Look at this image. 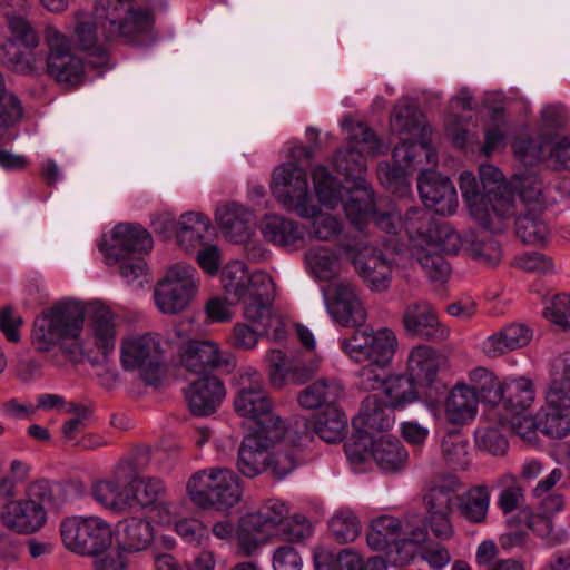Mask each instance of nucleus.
Instances as JSON below:
<instances>
[{
    "label": "nucleus",
    "mask_w": 570,
    "mask_h": 570,
    "mask_svg": "<svg viewBox=\"0 0 570 570\" xmlns=\"http://www.w3.org/2000/svg\"><path fill=\"white\" fill-rule=\"evenodd\" d=\"M371 220L391 235L404 232L410 257L417 262L433 281H443L450 274L444 255H455L462 246L460 235L448 223H436L426 209L410 208L404 217L391 207L374 212Z\"/></svg>",
    "instance_id": "nucleus-1"
},
{
    "label": "nucleus",
    "mask_w": 570,
    "mask_h": 570,
    "mask_svg": "<svg viewBox=\"0 0 570 570\" xmlns=\"http://www.w3.org/2000/svg\"><path fill=\"white\" fill-rule=\"evenodd\" d=\"M83 323L85 308L79 302L60 301L36 318L32 343L41 352L58 345L70 360L76 361L82 355L80 336Z\"/></svg>",
    "instance_id": "nucleus-2"
},
{
    "label": "nucleus",
    "mask_w": 570,
    "mask_h": 570,
    "mask_svg": "<svg viewBox=\"0 0 570 570\" xmlns=\"http://www.w3.org/2000/svg\"><path fill=\"white\" fill-rule=\"evenodd\" d=\"M190 500L199 508L227 510L243 497L238 475L227 468H209L193 474L187 483Z\"/></svg>",
    "instance_id": "nucleus-3"
},
{
    "label": "nucleus",
    "mask_w": 570,
    "mask_h": 570,
    "mask_svg": "<svg viewBox=\"0 0 570 570\" xmlns=\"http://www.w3.org/2000/svg\"><path fill=\"white\" fill-rule=\"evenodd\" d=\"M234 396V410L243 417L255 422L254 430L281 428L286 431L285 421L274 412V403L269 397L263 375L254 368L238 373Z\"/></svg>",
    "instance_id": "nucleus-4"
},
{
    "label": "nucleus",
    "mask_w": 570,
    "mask_h": 570,
    "mask_svg": "<svg viewBox=\"0 0 570 570\" xmlns=\"http://www.w3.org/2000/svg\"><path fill=\"white\" fill-rule=\"evenodd\" d=\"M479 174L484 191L493 196L492 209L498 216L513 215L517 195L524 204H540L542 200V185L532 175L517 179L512 189L504 181L501 170L492 165H481Z\"/></svg>",
    "instance_id": "nucleus-5"
},
{
    "label": "nucleus",
    "mask_w": 570,
    "mask_h": 570,
    "mask_svg": "<svg viewBox=\"0 0 570 570\" xmlns=\"http://www.w3.org/2000/svg\"><path fill=\"white\" fill-rule=\"evenodd\" d=\"M154 23L146 30L136 32L129 40L124 36L108 37L106 28L96 17V8L94 17L78 20L72 35V42L89 58V65L95 68L105 67L109 61L108 43L112 40L120 39L125 43L147 46L155 40L153 35Z\"/></svg>",
    "instance_id": "nucleus-6"
},
{
    "label": "nucleus",
    "mask_w": 570,
    "mask_h": 570,
    "mask_svg": "<svg viewBox=\"0 0 570 570\" xmlns=\"http://www.w3.org/2000/svg\"><path fill=\"white\" fill-rule=\"evenodd\" d=\"M570 488V472L554 468L549 474L538 481L531 490V495L538 501L542 513L533 514L528 520L529 529L542 539H549L553 531L551 515L564 507L562 491Z\"/></svg>",
    "instance_id": "nucleus-7"
},
{
    "label": "nucleus",
    "mask_w": 570,
    "mask_h": 570,
    "mask_svg": "<svg viewBox=\"0 0 570 570\" xmlns=\"http://www.w3.org/2000/svg\"><path fill=\"white\" fill-rule=\"evenodd\" d=\"M198 289V272L187 264L173 265L158 281L154 299L157 308L167 315L179 314L194 299Z\"/></svg>",
    "instance_id": "nucleus-8"
},
{
    "label": "nucleus",
    "mask_w": 570,
    "mask_h": 570,
    "mask_svg": "<svg viewBox=\"0 0 570 570\" xmlns=\"http://www.w3.org/2000/svg\"><path fill=\"white\" fill-rule=\"evenodd\" d=\"M124 370H137L148 385L157 386L164 373V356L159 340L147 333L128 337L120 346Z\"/></svg>",
    "instance_id": "nucleus-9"
},
{
    "label": "nucleus",
    "mask_w": 570,
    "mask_h": 570,
    "mask_svg": "<svg viewBox=\"0 0 570 570\" xmlns=\"http://www.w3.org/2000/svg\"><path fill=\"white\" fill-rule=\"evenodd\" d=\"M96 17L108 37L124 36L129 40L154 23L153 12L148 8L136 7L135 0H98Z\"/></svg>",
    "instance_id": "nucleus-10"
},
{
    "label": "nucleus",
    "mask_w": 570,
    "mask_h": 570,
    "mask_svg": "<svg viewBox=\"0 0 570 570\" xmlns=\"http://www.w3.org/2000/svg\"><path fill=\"white\" fill-rule=\"evenodd\" d=\"M60 533L65 547L81 556H92L112 543L109 524L97 517L67 518L60 525Z\"/></svg>",
    "instance_id": "nucleus-11"
},
{
    "label": "nucleus",
    "mask_w": 570,
    "mask_h": 570,
    "mask_svg": "<svg viewBox=\"0 0 570 570\" xmlns=\"http://www.w3.org/2000/svg\"><path fill=\"white\" fill-rule=\"evenodd\" d=\"M7 24L9 36L0 48V58L3 63L16 71L26 72L32 69L33 50L40 43V36L36 28L26 18L8 16Z\"/></svg>",
    "instance_id": "nucleus-12"
},
{
    "label": "nucleus",
    "mask_w": 570,
    "mask_h": 570,
    "mask_svg": "<svg viewBox=\"0 0 570 570\" xmlns=\"http://www.w3.org/2000/svg\"><path fill=\"white\" fill-rule=\"evenodd\" d=\"M272 191L276 199L299 217L313 216L306 171L294 163H286L273 173Z\"/></svg>",
    "instance_id": "nucleus-13"
},
{
    "label": "nucleus",
    "mask_w": 570,
    "mask_h": 570,
    "mask_svg": "<svg viewBox=\"0 0 570 570\" xmlns=\"http://www.w3.org/2000/svg\"><path fill=\"white\" fill-rule=\"evenodd\" d=\"M46 40L49 48L48 73L67 87L80 85L85 76V65L82 58L72 51L70 40L55 29L47 30Z\"/></svg>",
    "instance_id": "nucleus-14"
},
{
    "label": "nucleus",
    "mask_w": 570,
    "mask_h": 570,
    "mask_svg": "<svg viewBox=\"0 0 570 570\" xmlns=\"http://www.w3.org/2000/svg\"><path fill=\"white\" fill-rule=\"evenodd\" d=\"M286 431L281 428L271 430H253L242 441L236 466L240 474L253 479L266 471V455L269 448L274 446Z\"/></svg>",
    "instance_id": "nucleus-15"
},
{
    "label": "nucleus",
    "mask_w": 570,
    "mask_h": 570,
    "mask_svg": "<svg viewBox=\"0 0 570 570\" xmlns=\"http://www.w3.org/2000/svg\"><path fill=\"white\" fill-rule=\"evenodd\" d=\"M268 361L269 383L274 389H282L288 382L301 385L311 380L318 370V360L312 354H297L287 358L281 350H271Z\"/></svg>",
    "instance_id": "nucleus-16"
},
{
    "label": "nucleus",
    "mask_w": 570,
    "mask_h": 570,
    "mask_svg": "<svg viewBox=\"0 0 570 570\" xmlns=\"http://www.w3.org/2000/svg\"><path fill=\"white\" fill-rule=\"evenodd\" d=\"M405 335L433 343L448 340L450 330L439 320L433 306L426 301L409 303L402 313Z\"/></svg>",
    "instance_id": "nucleus-17"
},
{
    "label": "nucleus",
    "mask_w": 570,
    "mask_h": 570,
    "mask_svg": "<svg viewBox=\"0 0 570 570\" xmlns=\"http://www.w3.org/2000/svg\"><path fill=\"white\" fill-rule=\"evenodd\" d=\"M324 301L331 316L344 326L361 325L366 320L358 289L347 281L333 283L324 292Z\"/></svg>",
    "instance_id": "nucleus-18"
},
{
    "label": "nucleus",
    "mask_w": 570,
    "mask_h": 570,
    "mask_svg": "<svg viewBox=\"0 0 570 570\" xmlns=\"http://www.w3.org/2000/svg\"><path fill=\"white\" fill-rule=\"evenodd\" d=\"M417 189L424 206L439 215H452L458 207L455 187L448 177L423 168L417 179Z\"/></svg>",
    "instance_id": "nucleus-19"
},
{
    "label": "nucleus",
    "mask_w": 570,
    "mask_h": 570,
    "mask_svg": "<svg viewBox=\"0 0 570 570\" xmlns=\"http://www.w3.org/2000/svg\"><path fill=\"white\" fill-rule=\"evenodd\" d=\"M150 233L138 224L120 223L112 229V243L106 249L107 264H116L125 256H140L153 249Z\"/></svg>",
    "instance_id": "nucleus-20"
},
{
    "label": "nucleus",
    "mask_w": 570,
    "mask_h": 570,
    "mask_svg": "<svg viewBox=\"0 0 570 570\" xmlns=\"http://www.w3.org/2000/svg\"><path fill=\"white\" fill-rule=\"evenodd\" d=\"M353 264L358 276L372 291L383 292L389 288L393 261L383 250L364 247L357 252Z\"/></svg>",
    "instance_id": "nucleus-21"
},
{
    "label": "nucleus",
    "mask_w": 570,
    "mask_h": 570,
    "mask_svg": "<svg viewBox=\"0 0 570 570\" xmlns=\"http://www.w3.org/2000/svg\"><path fill=\"white\" fill-rule=\"evenodd\" d=\"M225 386L216 375L197 377L185 390L188 409L196 416L214 413L225 397Z\"/></svg>",
    "instance_id": "nucleus-22"
},
{
    "label": "nucleus",
    "mask_w": 570,
    "mask_h": 570,
    "mask_svg": "<svg viewBox=\"0 0 570 570\" xmlns=\"http://www.w3.org/2000/svg\"><path fill=\"white\" fill-rule=\"evenodd\" d=\"M244 304V317L261 325L264 330L273 325L274 283L268 274H258L254 281V289L247 295Z\"/></svg>",
    "instance_id": "nucleus-23"
},
{
    "label": "nucleus",
    "mask_w": 570,
    "mask_h": 570,
    "mask_svg": "<svg viewBox=\"0 0 570 570\" xmlns=\"http://www.w3.org/2000/svg\"><path fill=\"white\" fill-rule=\"evenodd\" d=\"M222 363L219 347L212 341L189 342L180 355V366L198 377L213 375L212 371Z\"/></svg>",
    "instance_id": "nucleus-24"
},
{
    "label": "nucleus",
    "mask_w": 570,
    "mask_h": 570,
    "mask_svg": "<svg viewBox=\"0 0 570 570\" xmlns=\"http://www.w3.org/2000/svg\"><path fill=\"white\" fill-rule=\"evenodd\" d=\"M393 410L377 395H368L362 402L361 410L353 417L352 424L357 432L365 434L387 431L394 424Z\"/></svg>",
    "instance_id": "nucleus-25"
},
{
    "label": "nucleus",
    "mask_w": 570,
    "mask_h": 570,
    "mask_svg": "<svg viewBox=\"0 0 570 570\" xmlns=\"http://www.w3.org/2000/svg\"><path fill=\"white\" fill-rule=\"evenodd\" d=\"M38 507L27 499L10 502L0 513L1 521L18 533L36 532L46 522V512Z\"/></svg>",
    "instance_id": "nucleus-26"
},
{
    "label": "nucleus",
    "mask_w": 570,
    "mask_h": 570,
    "mask_svg": "<svg viewBox=\"0 0 570 570\" xmlns=\"http://www.w3.org/2000/svg\"><path fill=\"white\" fill-rule=\"evenodd\" d=\"M393 159L403 170H415L421 166L434 167L438 155L434 148L424 138H402L393 149Z\"/></svg>",
    "instance_id": "nucleus-27"
},
{
    "label": "nucleus",
    "mask_w": 570,
    "mask_h": 570,
    "mask_svg": "<svg viewBox=\"0 0 570 570\" xmlns=\"http://www.w3.org/2000/svg\"><path fill=\"white\" fill-rule=\"evenodd\" d=\"M532 330L523 323H511L483 342V351L491 357L522 348L532 340Z\"/></svg>",
    "instance_id": "nucleus-28"
},
{
    "label": "nucleus",
    "mask_w": 570,
    "mask_h": 570,
    "mask_svg": "<svg viewBox=\"0 0 570 570\" xmlns=\"http://www.w3.org/2000/svg\"><path fill=\"white\" fill-rule=\"evenodd\" d=\"M154 539L153 527L144 518H126L116 527V540L126 552H138L147 549Z\"/></svg>",
    "instance_id": "nucleus-29"
},
{
    "label": "nucleus",
    "mask_w": 570,
    "mask_h": 570,
    "mask_svg": "<svg viewBox=\"0 0 570 570\" xmlns=\"http://www.w3.org/2000/svg\"><path fill=\"white\" fill-rule=\"evenodd\" d=\"M264 239L281 247H292L303 239L297 222L282 215H265L259 224Z\"/></svg>",
    "instance_id": "nucleus-30"
},
{
    "label": "nucleus",
    "mask_w": 570,
    "mask_h": 570,
    "mask_svg": "<svg viewBox=\"0 0 570 570\" xmlns=\"http://www.w3.org/2000/svg\"><path fill=\"white\" fill-rule=\"evenodd\" d=\"M343 387L337 380L320 379L302 390L297 396L298 404L306 410L336 406L343 396Z\"/></svg>",
    "instance_id": "nucleus-31"
},
{
    "label": "nucleus",
    "mask_w": 570,
    "mask_h": 570,
    "mask_svg": "<svg viewBox=\"0 0 570 570\" xmlns=\"http://www.w3.org/2000/svg\"><path fill=\"white\" fill-rule=\"evenodd\" d=\"M333 166L344 177L346 184L366 187L365 157L355 146L346 144L338 148L333 157Z\"/></svg>",
    "instance_id": "nucleus-32"
},
{
    "label": "nucleus",
    "mask_w": 570,
    "mask_h": 570,
    "mask_svg": "<svg viewBox=\"0 0 570 570\" xmlns=\"http://www.w3.org/2000/svg\"><path fill=\"white\" fill-rule=\"evenodd\" d=\"M344 195H346L347 198L345 199V197H343L341 204H343L345 214L351 224L357 229H361L362 226L372 218L375 212L373 191L368 183H366V187L350 185Z\"/></svg>",
    "instance_id": "nucleus-33"
},
{
    "label": "nucleus",
    "mask_w": 570,
    "mask_h": 570,
    "mask_svg": "<svg viewBox=\"0 0 570 570\" xmlns=\"http://www.w3.org/2000/svg\"><path fill=\"white\" fill-rule=\"evenodd\" d=\"M248 212L238 204H229L216 209L215 219L226 238L233 243H244L250 236Z\"/></svg>",
    "instance_id": "nucleus-34"
},
{
    "label": "nucleus",
    "mask_w": 570,
    "mask_h": 570,
    "mask_svg": "<svg viewBox=\"0 0 570 570\" xmlns=\"http://www.w3.org/2000/svg\"><path fill=\"white\" fill-rule=\"evenodd\" d=\"M371 456L382 471L399 472L405 466L409 453L400 440L382 436L371 442Z\"/></svg>",
    "instance_id": "nucleus-35"
},
{
    "label": "nucleus",
    "mask_w": 570,
    "mask_h": 570,
    "mask_svg": "<svg viewBox=\"0 0 570 570\" xmlns=\"http://www.w3.org/2000/svg\"><path fill=\"white\" fill-rule=\"evenodd\" d=\"M439 365V355L428 345L412 348L407 357L409 376L421 385L430 386L435 382Z\"/></svg>",
    "instance_id": "nucleus-36"
},
{
    "label": "nucleus",
    "mask_w": 570,
    "mask_h": 570,
    "mask_svg": "<svg viewBox=\"0 0 570 570\" xmlns=\"http://www.w3.org/2000/svg\"><path fill=\"white\" fill-rule=\"evenodd\" d=\"M393 132L402 138H424L428 131L425 119L420 109L411 104H402L394 107L391 116Z\"/></svg>",
    "instance_id": "nucleus-37"
},
{
    "label": "nucleus",
    "mask_w": 570,
    "mask_h": 570,
    "mask_svg": "<svg viewBox=\"0 0 570 570\" xmlns=\"http://www.w3.org/2000/svg\"><path fill=\"white\" fill-rule=\"evenodd\" d=\"M412 525L392 515H382L372 521L366 534L367 544L373 550H385L391 543L400 541Z\"/></svg>",
    "instance_id": "nucleus-38"
},
{
    "label": "nucleus",
    "mask_w": 570,
    "mask_h": 570,
    "mask_svg": "<svg viewBox=\"0 0 570 570\" xmlns=\"http://www.w3.org/2000/svg\"><path fill=\"white\" fill-rule=\"evenodd\" d=\"M258 274H266L258 271L249 274L246 265L240 261L228 263L222 272V283L225 293L237 303L254 289V281Z\"/></svg>",
    "instance_id": "nucleus-39"
},
{
    "label": "nucleus",
    "mask_w": 570,
    "mask_h": 570,
    "mask_svg": "<svg viewBox=\"0 0 570 570\" xmlns=\"http://www.w3.org/2000/svg\"><path fill=\"white\" fill-rule=\"evenodd\" d=\"M476 406L475 391L465 384H456L446 397L445 414L451 423L462 424L475 415Z\"/></svg>",
    "instance_id": "nucleus-40"
},
{
    "label": "nucleus",
    "mask_w": 570,
    "mask_h": 570,
    "mask_svg": "<svg viewBox=\"0 0 570 570\" xmlns=\"http://www.w3.org/2000/svg\"><path fill=\"white\" fill-rule=\"evenodd\" d=\"M210 220L200 213H185L180 216L176 237L179 246L186 252L204 245V234L209 229Z\"/></svg>",
    "instance_id": "nucleus-41"
},
{
    "label": "nucleus",
    "mask_w": 570,
    "mask_h": 570,
    "mask_svg": "<svg viewBox=\"0 0 570 570\" xmlns=\"http://www.w3.org/2000/svg\"><path fill=\"white\" fill-rule=\"evenodd\" d=\"M489 507L490 493L484 485L472 487L458 495L459 514L471 523H483L487 520Z\"/></svg>",
    "instance_id": "nucleus-42"
},
{
    "label": "nucleus",
    "mask_w": 570,
    "mask_h": 570,
    "mask_svg": "<svg viewBox=\"0 0 570 570\" xmlns=\"http://www.w3.org/2000/svg\"><path fill=\"white\" fill-rule=\"evenodd\" d=\"M91 335L97 348L104 357L114 353L116 347V321L114 313L106 308H97L91 317Z\"/></svg>",
    "instance_id": "nucleus-43"
},
{
    "label": "nucleus",
    "mask_w": 570,
    "mask_h": 570,
    "mask_svg": "<svg viewBox=\"0 0 570 570\" xmlns=\"http://www.w3.org/2000/svg\"><path fill=\"white\" fill-rule=\"evenodd\" d=\"M462 489L461 481L455 475H445L430 488L424 495L428 513L452 512L453 497Z\"/></svg>",
    "instance_id": "nucleus-44"
},
{
    "label": "nucleus",
    "mask_w": 570,
    "mask_h": 570,
    "mask_svg": "<svg viewBox=\"0 0 570 570\" xmlns=\"http://www.w3.org/2000/svg\"><path fill=\"white\" fill-rule=\"evenodd\" d=\"M502 406L512 415L519 416L530 407L535 397L533 383L519 377L504 382Z\"/></svg>",
    "instance_id": "nucleus-45"
},
{
    "label": "nucleus",
    "mask_w": 570,
    "mask_h": 570,
    "mask_svg": "<svg viewBox=\"0 0 570 570\" xmlns=\"http://www.w3.org/2000/svg\"><path fill=\"white\" fill-rule=\"evenodd\" d=\"M428 531L424 527H411L395 541L387 547L389 561L396 567H402L414 560L417 547L425 541Z\"/></svg>",
    "instance_id": "nucleus-46"
},
{
    "label": "nucleus",
    "mask_w": 570,
    "mask_h": 570,
    "mask_svg": "<svg viewBox=\"0 0 570 570\" xmlns=\"http://www.w3.org/2000/svg\"><path fill=\"white\" fill-rule=\"evenodd\" d=\"M315 194L318 202L330 208L334 209L345 197L347 187H342L337 179L328 171L325 166H317L312 173Z\"/></svg>",
    "instance_id": "nucleus-47"
},
{
    "label": "nucleus",
    "mask_w": 570,
    "mask_h": 570,
    "mask_svg": "<svg viewBox=\"0 0 570 570\" xmlns=\"http://www.w3.org/2000/svg\"><path fill=\"white\" fill-rule=\"evenodd\" d=\"M346 429L347 417L337 406L326 407L315 417L314 431L327 443L342 441Z\"/></svg>",
    "instance_id": "nucleus-48"
},
{
    "label": "nucleus",
    "mask_w": 570,
    "mask_h": 570,
    "mask_svg": "<svg viewBox=\"0 0 570 570\" xmlns=\"http://www.w3.org/2000/svg\"><path fill=\"white\" fill-rule=\"evenodd\" d=\"M288 513L289 509L284 502L269 499L257 512L247 514L243 519V524L261 532L276 525H282Z\"/></svg>",
    "instance_id": "nucleus-49"
},
{
    "label": "nucleus",
    "mask_w": 570,
    "mask_h": 570,
    "mask_svg": "<svg viewBox=\"0 0 570 570\" xmlns=\"http://www.w3.org/2000/svg\"><path fill=\"white\" fill-rule=\"evenodd\" d=\"M305 262L312 276L318 281H331L340 272L338 256L323 246L309 248L305 253Z\"/></svg>",
    "instance_id": "nucleus-50"
},
{
    "label": "nucleus",
    "mask_w": 570,
    "mask_h": 570,
    "mask_svg": "<svg viewBox=\"0 0 570 570\" xmlns=\"http://www.w3.org/2000/svg\"><path fill=\"white\" fill-rule=\"evenodd\" d=\"M415 381L409 375L391 376L384 384L385 402L393 409H403L416 400Z\"/></svg>",
    "instance_id": "nucleus-51"
},
{
    "label": "nucleus",
    "mask_w": 570,
    "mask_h": 570,
    "mask_svg": "<svg viewBox=\"0 0 570 570\" xmlns=\"http://www.w3.org/2000/svg\"><path fill=\"white\" fill-rule=\"evenodd\" d=\"M471 386L475 391L478 402H484L490 405H498L503 400L504 383H501L497 376L484 368H478L472 373Z\"/></svg>",
    "instance_id": "nucleus-52"
},
{
    "label": "nucleus",
    "mask_w": 570,
    "mask_h": 570,
    "mask_svg": "<svg viewBox=\"0 0 570 570\" xmlns=\"http://www.w3.org/2000/svg\"><path fill=\"white\" fill-rule=\"evenodd\" d=\"M367 346L368 363L389 365L394 356L397 340L395 334L389 328L377 332L372 331Z\"/></svg>",
    "instance_id": "nucleus-53"
},
{
    "label": "nucleus",
    "mask_w": 570,
    "mask_h": 570,
    "mask_svg": "<svg viewBox=\"0 0 570 570\" xmlns=\"http://www.w3.org/2000/svg\"><path fill=\"white\" fill-rule=\"evenodd\" d=\"M91 494L97 502L114 511H124L128 505L124 488L112 478L96 481Z\"/></svg>",
    "instance_id": "nucleus-54"
},
{
    "label": "nucleus",
    "mask_w": 570,
    "mask_h": 570,
    "mask_svg": "<svg viewBox=\"0 0 570 570\" xmlns=\"http://www.w3.org/2000/svg\"><path fill=\"white\" fill-rule=\"evenodd\" d=\"M537 428L551 439H562L570 433V413L549 407L547 412L537 414Z\"/></svg>",
    "instance_id": "nucleus-55"
},
{
    "label": "nucleus",
    "mask_w": 570,
    "mask_h": 570,
    "mask_svg": "<svg viewBox=\"0 0 570 570\" xmlns=\"http://www.w3.org/2000/svg\"><path fill=\"white\" fill-rule=\"evenodd\" d=\"M515 233L524 244L539 245L547 238L549 229L537 213L529 212L517 217Z\"/></svg>",
    "instance_id": "nucleus-56"
},
{
    "label": "nucleus",
    "mask_w": 570,
    "mask_h": 570,
    "mask_svg": "<svg viewBox=\"0 0 570 570\" xmlns=\"http://www.w3.org/2000/svg\"><path fill=\"white\" fill-rule=\"evenodd\" d=\"M315 209L313 216L305 217L312 219L309 236L320 242H330L336 238L343 230V222L337 216L328 213H322L321 209L311 204Z\"/></svg>",
    "instance_id": "nucleus-57"
},
{
    "label": "nucleus",
    "mask_w": 570,
    "mask_h": 570,
    "mask_svg": "<svg viewBox=\"0 0 570 570\" xmlns=\"http://www.w3.org/2000/svg\"><path fill=\"white\" fill-rule=\"evenodd\" d=\"M149 452L145 449L135 451L130 456L120 460L114 469L112 479L125 489L135 481L138 474L148 465Z\"/></svg>",
    "instance_id": "nucleus-58"
},
{
    "label": "nucleus",
    "mask_w": 570,
    "mask_h": 570,
    "mask_svg": "<svg viewBox=\"0 0 570 570\" xmlns=\"http://www.w3.org/2000/svg\"><path fill=\"white\" fill-rule=\"evenodd\" d=\"M330 530L341 543L354 541L361 533V523L356 514L350 509L338 510L330 520Z\"/></svg>",
    "instance_id": "nucleus-59"
},
{
    "label": "nucleus",
    "mask_w": 570,
    "mask_h": 570,
    "mask_svg": "<svg viewBox=\"0 0 570 570\" xmlns=\"http://www.w3.org/2000/svg\"><path fill=\"white\" fill-rule=\"evenodd\" d=\"M492 199L493 196L487 194V200L482 196L466 204L469 206L470 215L482 228L497 233L502 229L501 220L508 216H498L495 214L492 209Z\"/></svg>",
    "instance_id": "nucleus-60"
},
{
    "label": "nucleus",
    "mask_w": 570,
    "mask_h": 570,
    "mask_svg": "<svg viewBox=\"0 0 570 570\" xmlns=\"http://www.w3.org/2000/svg\"><path fill=\"white\" fill-rule=\"evenodd\" d=\"M21 117V102L16 95L7 90L3 75L0 71V126L9 128L17 124Z\"/></svg>",
    "instance_id": "nucleus-61"
},
{
    "label": "nucleus",
    "mask_w": 570,
    "mask_h": 570,
    "mask_svg": "<svg viewBox=\"0 0 570 570\" xmlns=\"http://www.w3.org/2000/svg\"><path fill=\"white\" fill-rule=\"evenodd\" d=\"M468 252L473 259L489 267L498 265L502 258L500 244L492 237L472 242Z\"/></svg>",
    "instance_id": "nucleus-62"
},
{
    "label": "nucleus",
    "mask_w": 570,
    "mask_h": 570,
    "mask_svg": "<svg viewBox=\"0 0 570 570\" xmlns=\"http://www.w3.org/2000/svg\"><path fill=\"white\" fill-rule=\"evenodd\" d=\"M364 154H379L382 150V142L379 137L363 122L354 125L348 134V141Z\"/></svg>",
    "instance_id": "nucleus-63"
},
{
    "label": "nucleus",
    "mask_w": 570,
    "mask_h": 570,
    "mask_svg": "<svg viewBox=\"0 0 570 570\" xmlns=\"http://www.w3.org/2000/svg\"><path fill=\"white\" fill-rule=\"evenodd\" d=\"M371 334L372 330H355L350 337L341 341V347L351 360L357 363L366 362Z\"/></svg>",
    "instance_id": "nucleus-64"
}]
</instances>
